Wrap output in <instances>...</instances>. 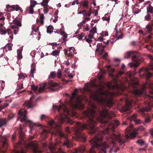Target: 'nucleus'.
Returning <instances> with one entry per match:
<instances>
[{
  "label": "nucleus",
  "mask_w": 153,
  "mask_h": 153,
  "mask_svg": "<svg viewBox=\"0 0 153 153\" xmlns=\"http://www.w3.org/2000/svg\"><path fill=\"white\" fill-rule=\"evenodd\" d=\"M152 26L150 24L147 25L145 28V30L146 33H149L150 32L152 31Z\"/></svg>",
  "instance_id": "obj_22"
},
{
  "label": "nucleus",
  "mask_w": 153,
  "mask_h": 153,
  "mask_svg": "<svg viewBox=\"0 0 153 153\" xmlns=\"http://www.w3.org/2000/svg\"><path fill=\"white\" fill-rule=\"evenodd\" d=\"M89 84H87L85 85V90L91 92L90 97L96 101L100 104L104 105L109 106L112 104L111 100L108 98L109 93L104 91L105 89L104 85H100L98 89L96 91H91L89 88Z\"/></svg>",
  "instance_id": "obj_2"
},
{
  "label": "nucleus",
  "mask_w": 153,
  "mask_h": 153,
  "mask_svg": "<svg viewBox=\"0 0 153 153\" xmlns=\"http://www.w3.org/2000/svg\"><path fill=\"white\" fill-rule=\"evenodd\" d=\"M31 87L32 90L34 92H36L38 88V86H35L34 85H33L31 86Z\"/></svg>",
  "instance_id": "obj_35"
},
{
  "label": "nucleus",
  "mask_w": 153,
  "mask_h": 153,
  "mask_svg": "<svg viewBox=\"0 0 153 153\" xmlns=\"http://www.w3.org/2000/svg\"><path fill=\"white\" fill-rule=\"evenodd\" d=\"M108 54L107 53H105V54L103 56V57L104 59H106V58L107 57Z\"/></svg>",
  "instance_id": "obj_57"
},
{
  "label": "nucleus",
  "mask_w": 153,
  "mask_h": 153,
  "mask_svg": "<svg viewBox=\"0 0 153 153\" xmlns=\"http://www.w3.org/2000/svg\"><path fill=\"white\" fill-rule=\"evenodd\" d=\"M137 143L139 144L140 146H142L144 144V142L143 140H139L137 141Z\"/></svg>",
  "instance_id": "obj_39"
},
{
  "label": "nucleus",
  "mask_w": 153,
  "mask_h": 153,
  "mask_svg": "<svg viewBox=\"0 0 153 153\" xmlns=\"http://www.w3.org/2000/svg\"><path fill=\"white\" fill-rule=\"evenodd\" d=\"M0 31L4 34H5L7 33L8 35H10L11 33V30L9 29H8L7 30L1 29H0Z\"/></svg>",
  "instance_id": "obj_25"
},
{
  "label": "nucleus",
  "mask_w": 153,
  "mask_h": 153,
  "mask_svg": "<svg viewBox=\"0 0 153 153\" xmlns=\"http://www.w3.org/2000/svg\"><path fill=\"white\" fill-rule=\"evenodd\" d=\"M75 4H79V2L77 0H76L75 1H73L72 2V5H74Z\"/></svg>",
  "instance_id": "obj_56"
},
{
  "label": "nucleus",
  "mask_w": 153,
  "mask_h": 153,
  "mask_svg": "<svg viewBox=\"0 0 153 153\" xmlns=\"http://www.w3.org/2000/svg\"><path fill=\"white\" fill-rule=\"evenodd\" d=\"M137 117V114H134L128 118L131 122L134 121L136 124H138L140 123L141 121L139 119H136Z\"/></svg>",
  "instance_id": "obj_14"
},
{
  "label": "nucleus",
  "mask_w": 153,
  "mask_h": 153,
  "mask_svg": "<svg viewBox=\"0 0 153 153\" xmlns=\"http://www.w3.org/2000/svg\"><path fill=\"white\" fill-rule=\"evenodd\" d=\"M65 131L68 133H70V130L69 128L68 127H67L65 128Z\"/></svg>",
  "instance_id": "obj_52"
},
{
  "label": "nucleus",
  "mask_w": 153,
  "mask_h": 153,
  "mask_svg": "<svg viewBox=\"0 0 153 153\" xmlns=\"http://www.w3.org/2000/svg\"><path fill=\"white\" fill-rule=\"evenodd\" d=\"M13 23L14 24L18 26L19 27L22 26L21 22L19 19H15L13 21Z\"/></svg>",
  "instance_id": "obj_21"
},
{
  "label": "nucleus",
  "mask_w": 153,
  "mask_h": 153,
  "mask_svg": "<svg viewBox=\"0 0 153 153\" xmlns=\"http://www.w3.org/2000/svg\"><path fill=\"white\" fill-rule=\"evenodd\" d=\"M64 108H63L62 106L59 105V107L57 106H53V107H55V109H58V111H59L60 109H62L64 114L65 119L63 117H61V121L62 122L64 121H67L68 123L71 125H72L74 123V121L71 120L69 117V116L70 115V113L68 108H66L64 105Z\"/></svg>",
  "instance_id": "obj_6"
},
{
  "label": "nucleus",
  "mask_w": 153,
  "mask_h": 153,
  "mask_svg": "<svg viewBox=\"0 0 153 153\" xmlns=\"http://www.w3.org/2000/svg\"><path fill=\"white\" fill-rule=\"evenodd\" d=\"M144 130V128L142 126H140L138 128V130L140 131H143Z\"/></svg>",
  "instance_id": "obj_50"
},
{
  "label": "nucleus",
  "mask_w": 153,
  "mask_h": 153,
  "mask_svg": "<svg viewBox=\"0 0 153 153\" xmlns=\"http://www.w3.org/2000/svg\"><path fill=\"white\" fill-rule=\"evenodd\" d=\"M149 45L146 46V48H147L149 50L152 51L153 52V43L150 42Z\"/></svg>",
  "instance_id": "obj_29"
},
{
  "label": "nucleus",
  "mask_w": 153,
  "mask_h": 153,
  "mask_svg": "<svg viewBox=\"0 0 153 153\" xmlns=\"http://www.w3.org/2000/svg\"><path fill=\"white\" fill-rule=\"evenodd\" d=\"M39 15H40V24L42 25H43L44 24V20L45 19L44 14L42 13L41 14L40 13Z\"/></svg>",
  "instance_id": "obj_28"
},
{
  "label": "nucleus",
  "mask_w": 153,
  "mask_h": 153,
  "mask_svg": "<svg viewBox=\"0 0 153 153\" xmlns=\"http://www.w3.org/2000/svg\"><path fill=\"white\" fill-rule=\"evenodd\" d=\"M18 75L19 77V78L22 79H24L25 78V77L24 74H19Z\"/></svg>",
  "instance_id": "obj_47"
},
{
  "label": "nucleus",
  "mask_w": 153,
  "mask_h": 153,
  "mask_svg": "<svg viewBox=\"0 0 153 153\" xmlns=\"http://www.w3.org/2000/svg\"><path fill=\"white\" fill-rule=\"evenodd\" d=\"M131 45L133 46H134L136 45V42L135 41H132L131 42Z\"/></svg>",
  "instance_id": "obj_63"
},
{
  "label": "nucleus",
  "mask_w": 153,
  "mask_h": 153,
  "mask_svg": "<svg viewBox=\"0 0 153 153\" xmlns=\"http://www.w3.org/2000/svg\"><path fill=\"white\" fill-rule=\"evenodd\" d=\"M97 33V28L96 27H93L91 30L90 31V33L94 34Z\"/></svg>",
  "instance_id": "obj_38"
},
{
  "label": "nucleus",
  "mask_w": 153,
  "mask_h": 153,
  "mask_svg": "<svg viewBox=\"0 0 153 153\" xmlns=\"http://www.w3.org/2000/svg\"><path fill=\"white\" fill-rule=\"evenodd\" d=\"M7 123L6 119H0V128L6 125Z\"/></svg>",
  "instance_id": "obj_23"
},
{
  "label": "nucleus",
  "mask_w": 153,
  "mask_h": 153,
  "mask_svg": "<svg viewBox=\"0 0 153 153\" xmlns=\"http://www.w3.org/2000/svg\"><path fill=\"white\" fill-rule=\"evenodd\" d=\"M151 19V17L150 15L148 14L145 17V19L146 20H150Z\"/></svg>",
  "instance_id": "obj_42"
},
{
  "label": "nucleus",
  "mask_w": 153,
  "mask_h": 153,
  "mask_svg": "<svg viewBox=\"0 0 153 153\" xmlns=\"http://www.w3.org/2000/svg\"><path fill=\"white\" fill-rule=\"evenodd\" d=\"M53 28L52 26L49 25L47 29V31L48 33H51L53 31Z\"/></svg>",
  "instance_id": "obj_30"
},
{
  "label": "nucleus",
  "mask_w": 153,
  "mask_h": 153,
  "mask_svg": "<svg viewBox=\"0 0 153 153\" xmlns=\"http://www.w3.org/2000/svg\"><path fill=\"white\" fill-rule=\"evenodd\" d=\"M123 74V71H120L118 72L117 74L116 75V76L117 78H118L119 76H121Z\"/></svg>",
  "instance_id": "obj_44"
},
{
  "label": "nucleus",
  "mask_w": 153,
  "mask_h": 153,
  "mask_svg": "<svg viewBox=\"0 0 153 153\" xmlns=\"http://www.w3.org/2000/svg\"><path fill=\"white\" fill-rule=\"evenodd\" d=\"M48 118V117H47L46 115L42 114L41 115L40 117V119L41 120H46Z\"/></svg>",
  "instance_id": "obj_41"
},
{
  "label": "nucleus",
  "mask_w": 153,
  "mask_h": 153,
  "mask_svg": "<svg viewBox=\"0 0 153 153\" xmlns=\"http://www.w3.org/2000/svg\"><path fill=\"white\" fill-rule=\"evenodd\" d=\"M80 4L82 5L83 7L86 9H88V1H81L80 2Z\"/></svg>",
  "instance_id": "obj_20"
},
{
  "label": "nucleus",
  "mask_w": 153,
  "mask_h": 153,
  "mask_svg": "<svg viewBox=\"0 0 153 153\" xmlns=\"http://www.w3.org/2000/svg\"><path fill=\"white\" fill-rule=\"evenodd\" d=\"M103 40L104 39L100 36L97 39L98 41H103Z\"/></svg>",
  "instance_id": "obj_60"
},
{
  "label": "nucleus",
  "mask_w": 153,
  "mask_h": 153,
  "mask_svg": "<svg viewBox=\"0 0 153 153\" xmlns=\"http://www.w3.org/2000/svg\"><path fill=\"white\" fill-rule=\"evenodd\" d=\"M29 145L33 149L34 153H41L42 152L39 149L36 143L32 142Z\"/></svg>",
  "instance_id": "obj_10"
},
{
  "label": "nucleus",
  "mask_w": 153,
  "mask_h": 153,
  "mask_svg": "<svg viewBox=\"0 0 153 153\" xmlns=\"http://www.w3.org/2000/svg\"><path fill=\"white\" fill-rule=\"evenodd\" d=\"M147 12L153 13V7L151 5H149L147 7Z\"/></svg>",
  "instance_id": "obj_33"
},
{
  "label": "nucleus",
  "mask_w": 153,
  "mask_h": 153,
  "mask_svg": "<svg viewBox=\"0 0 153 153\" xmlns=\"http://www.w3.org/2000/svg\"><path fill=\"white\" fill-rule=\"evenodd\" d=\"M84 33H83L78 34L77 36L78 39L79 40L82 39L83 37L84 36Z\"/></svg>",
  "instance_id": "obj_40"
},
{
  "label": "nucleus",
  "mask_w": 153,
  "mask_h": 153,
  "mask_svg": "<svg viewBox=\"0 0 153 153\" xmlns=\"http://www.w3.org/2000/svg\"><path fill=\"white\" fill-rule=\"evenodd\" d=\"M93 34H92V33H90V34L88 35L89 38L91 39L93 38Z\"/></svg>",
  "instance_id": "obj_55"
},
{
  "label": "nucleus",
  "mask_w": 153,
  "mask_h": 153,
  "mask_svg": "<svg viewBox=\"0 0 153 153\" xmlns=\"http://www.w3.org/2000/svg\"><path fill=\"white\" fill-rule=\"evenodd\" d=\"M33 98V97H32L30 98L29 101H26L23 105L24 107L25 108L27 107V108H33L34 106L32 101V99Z\"/></svg>",
  "instance_id": "obj_11"
},
{
  "label": "nucleus",
  "mask_w": 153,
  "mask_h": 153,
  "mask_svg": "<svg viewBox=\"0 0 153 153\" xmlns=\"http://www.w3.org/2000/svg\"><path fill=\"white\" fill-rule=\"evenodd\" d=\"M150 61L149 63V67H143L139 71V74L142 77H146V79H149L152 76V74L150 70L153 71V56L149 55L148 56Z\"/></svg>",
  "instance_id": "obj_3"
},
{
  "label": "nucleus",
  "mask_w": 153,
  "mask_h": 153,
  "mask_svg": "<svg viewBox=\"0 0 153 153\" xmlns=\"http://www.w3.org/2000/svg\"><path fill=\"white\" fill-rule=\"evenodd\" d=\"M105 46H103L102 47V49H100V48H97L96 50V51H97L100 54H102L103 52L104 51V48H105Z\"/></svg>",
  "instance_id": "obj_24"
},
{
  "label": "nucleus",
  "mask_w": 153,
  "mask_h": 153,
  "mask_svg": "<svg viewBox=\"0 0 153 153\" xmlns=\"http://www.w3.org/2000/svg\"><path fill=\"white\" fill-rule=\"evenodd\" d=\"M13 46V44L10 43L7 44L4 47V48H7L9 51H11L12 50V48Z\"/></svg>",
  "instance_id": "obj_32"
},
{
  "label": "nucleus",
  "mask_w": 153,
  "mask_h": 153,
  "mask_svg": "<svg viewBox=\"0 0 153 153\" xmlns=\"http://www.w3.org/2000/svg\"><path fill=\"white\" fill-rule=\"evenodd\" d=\"M11 27L12 29H18L19 27L18 26H17V25H16L15 24L14 25H11Z\"/></svg>",
  "instance_id": "obj_45"
},
{
  "label": "nucleus",
  "mask_w": 153,
  "mask_h": 153,
  "mask_svg": "<svg viewBox=\"0 0 153 153\" xmlns=\"http://www.w3.org/2000/svg\"><path fill=\"white\" fill-rule=\"evenodd\" d=\"M91 107V109H88L83 112V120L84 122L86 123H82L78 122L75 123L74 130L76 137H73L74 139L79 141L85 142L86 136L81 132L85 128L90 129L91 134H95L94 137L90 141L93 147L86 153H96L94 147L98 148V153H106V150L111 146V144L113 146L116 145L115 141H117L121 144L124 143L129 137L128 135H123L114 133L111 134L110 131H114L116 127L119 125L118 121L115 120L112 121L108 128L105 130H100L98 127H95L97 121L102 120V118L107 117L112 119L115 115L114 112L105 109L102 111L97 110L95 105H92Z\"/></svg>",
  "instance_id": "obj_1"
},
{
  "label": "nucleus",
  "mask_w": 153,
  "mask_h": 153,
  "mask_svg": "<svg viewBox=\"0 0 153 153\" xmlns=\"http://www.w3.org/2000/svg\"><path fill=\"white\" fill-rule=\"evenodd\" d=\"M62 75V71L60 69L58 70V72L57 73V77L59 79H60Z\"/></svg>",
  "instance_id": "obj_36"
},
{
  "label": "nucleus",
  "mask_w": 153,
  "mask_h": 153,
  "mask_svg": "<svg viewBox=\"0 0 153 153\" xmlns=\"http://www.w3.org/2000/svg\"><path fill=\"white\" fill-rule=\"evenodd\" d=\"M85 147L83 146H81L79 147L78 149H76L74 152V153H77L79 152L83 153L85 152Z\"/></svg>",
  "instance_id": "obj_18"
},
{
  "label": "nucleus",
  "mask_w": 153,
  "mask_h": 153,
  "mask_svg": "<svg viewBox=\"0 0 153 153\" xmlns=\"http://www.w3.org/2000/svg\"><path fill=\"white\" fill-rule=\"evenodd\" d=\"M85 39H86V41L88 43H91L92 42V40L89 39H86V37H85Z\"/></svg>",
  "instance_id": "obj_53"
},
{
  "label": "nucleus",
  "mask_w": 153,
  "mask_h": 153,
  "mask_svg": "<svg viewBox=\"0 0 153 153\" xmlns=\"http://www.w3.org/2000/svg\"><path fill=\"white\" fill-rule=\"evenodd\" d=\"M15 10L16 11H18L19 10H20L21 8L18 5L16 6Z\"/></svg>",
  "instance_id": "obj_59"
},
{
  "label": "nucleus",
  "mask_w": 153,
  "mask_h": 153,
  "mask_svg": "<svg viewBox=\"0 0 153 153\" xmlns=\"http://www.w3.org/2000/svg\"><path fill=\"white\" fill-rule=\"evenodd\" d=\"M48 133V131L45 129L43 130L42 132L41 133V134L44 136V138L46 139L47 137V134Z\"/></svg>",
  "instance_id": "obj_26"
},
{
  "label": "nucleus",
  "mask_w": 153,
  "mask_h": 153,
  "mask_svg": "<svg viewBox=\"0 0 153 153\" xmlns=\"http://www.w3.org/2000/svg\"><path fill=\"white\" fill-rule=\"evenodd\" d=\"M48 123L51 128H53L55 131L57 132V129L59 128V126L53 120H50L48 122Z\"/></svg>",
  "instance_id": "obj_12"
},
{
  "label": "nucleus",
  "mask_w": 153,
  "mask_h": 153,
  "mask_svg": "<svg viewBox=\"0 0 153 153\" xmlns=\"http://www.w3.org/2000/svg\"><path fill=\"white\" fill-rule=\"evenodd\" d=\"M103 46V45H102V43H99L97 44V48H102V47Z\"/></svg>",
  "instance_id": "obj_49"
},
{
  "label": "nucleus",
  "mask_w": 153,
  "mask_h": 153,
  "mask_svg": "<svg viewBox=\"0 0 153 153\" xmlns=\"http://www.w3.org/2000/svg\"><path fill=\"white\" fill-rule=\"evenodd\" d=\"M58 134L60 138H64L65 139L63 144L64 146H66L68 148H70L72 146L73 144L71 140L67 139L68 138V135L67 134H65L60 131L58 132Z\"/></svg>",
  "instance_id": "obj_9"
},
{
  "label": "nucleus",
  "mask_w": 153,
  "mask_h": 153,
  "mask_svg": "<svg viewBox=\"0 0 153 153\" xmlns=\"http://www.w3.org/2000/svg\"><path fill=\"white\" fill-rule=\"evenodd\" d=\"M76 95L75 92L72 94L71 100L70 102L71 106L75 108H83L84 106L82 103L81 96H78L76 97Z\"/></svg>",
  "instance_id": "obj_7"
},
{
  "label": "nucleus",
  "mask_w": 153,
  "mask_h": 153,
  "mask_svg": "<svg viewBox=\"0 0 153 153\" xmlns=\"http://www.w3.org/2000/svg\"><path fill=\"white\" fill-rule=\"evenodd\" d=\"M60 51L57 50H55L53 51L51 55L53 56H56L58 55Z\"/></svg>",
  "instance_id": "obj_37"
},
{
  "label": "nucleus",
  "mask_w": 153,
  "mask_h": 153,
  "mask_svg": "<svg viewBox=\"0 0 153 153\" xmlns=\"http://www.w3.org/2000/svg\"><path fill=\"white\" fill-rule=\"evenodd\" d=\"M75 48L73 47L70 48L69 50L68 51V57L70 58H73L74 56V51Z\"/></svg>",
  "instance_id": "obj_17"
},
{
  "label": "nucleus",
  "mask_w": 153,
  "mask_h": 153,
  "mask_svg": "<svg viewBox=\"0 0 153 153\" xmlns=\"http://www.w3.org/2000/svg\"><path fill=\"white\" fill-rule=\"evenodd\" d=\"M139 55V53L138 51H128L125 54L124 58L126 59H128L130 56H131L133 62L131 63L130 66L136 68L139 66L140 64L139 59L138 57Z\"/></svg>",
  "instance_id": "obj_4"
},
{
  "label": "nucleus",
  "mask_w": 153,
  "mask_h": 153,
  "mask_svg": "<svg viewBox=\"0 0 153 153\" xmlns=\"http://www.w3.org/2000/svg\"><path fill=\"white\" fill-rule=\"evenodd\" d=\"M144 89L143 88L141 89H135L133 91V93L137 97H139L142 95Z\"/></svg>",
  "instance_id": "obj_15"
},
{
  "label": "nucleus",
  "mask_w": 153,
  "mask_h": 153,
  "mask_svg": "<svg viewBox=\"0 0 153 153\" xmlns=\"http://www.w3.org/2000/svg\"><path fill=\"white\" fill-rule=\"evenodd\" d=\"M56 74L55 71H52L50 73V75L49 76V78L54 79L56 77Z\"/></svg>",
  "instance_id": "obj_27"
},
{
  "label": "nucleus",
  "mask_w": 153,
  "mask_h": 153,
  "mask_svg": "<svg viewBox=\"0 0 153 153\" xmlns=\"http://www.w3.org/2000/svg\"><path fill=\"white\" fill-rule=\"evenodd\" d=\"M16 6L15 5H12L11 6H10V5H7L6 10L7 11H10V10H9V9L10 7L13 8V10L15 9V8L16 7Z\"/></svg>",
  "instance_id": "obj_34"
},
{
  "label": "nucleus",
  "mask_w": 153,
  "mask_h": 153,
  "mask_svg": "<svg viewBox=\"0 0 153 153\" xmlns=\"http://www.w3.org/2000/svg\"><path fill=\"white\" fill-rule=\"evenodd\" d=\"M17 55H18L17 58L18 59H21L22 58V53L17 54Z\"/></svg>",
  "instance_id": "obj_51"
},
{
  "label": "nucleus",
  "mask_w": 153,
  "mask_h": 153,
  "mask_svg": "<svg viewBox=\"0 0 153 153\" xmlns=\"http://www.w3.org/2000/svg\"><path fill=\"white\" fill-rule=\"evenodd\" d=\"M58 85L57 83H54L52 80H50L48 81V82H46L44 84L43 86L39 87L38 91L37 93H40L44 91L45 87L49 89L52 91H54L55 89L53 88L56 87Z\"/></svg>",
  "instance_id": "obj_8"
},
{
  "label": "nucleus",
  "mask_w": 153,
  "mask_h": 153,
  "mask_svg": "<svg viewBox=\"0 0 153 153\" xmlns=\"http://www.w3.org/2000/svg\"><path fill=\"white\" fill-rule=\"evenodd\" d=\"M151 106L150 103L146 105V106L143 108H141L140 109V111L142 113H144V112H148L150 111L151 109Z\"/></svg>",
  "instance_id": "obj_16"
},
{
  "label": "nucleus",
  "mask_w": 153,
  "mask_h": 153,
  "mask_svg": "<svg viewBox=\"0 0 153 153\" xmlns=\"http://www.w3.org/2000/svg\"><path fill=\"white\" fill-rule=\"evenodd\" d=\"M22 50H23V49L22 48H21L19 50H17V54L22 53Z\"/></svg>",
  "instance_id": "obj_58"
},
{
  "label": "nucleus",
  "mask_w": 153,
  "mask_h": 153,
  "mask_svg": "<svg viewBox=\"0 0 153 153\" xmlns=\"http://www.w3.org/2000/svg\"><path fill=\"white\" fill-rule=\"evenodd\" d=\"M8 105V104L7 103H4L3 105H2L3 108H6Z\"/></svg>",
  "instance_id": "obj_62"
},
{
  "label": "nucleus",
  "mask_w": 153,
  "mask_h": 153,
  "mask_svg": "<svg viewBox=\"0 0 153 153\" xmlns=\"http://www.w3.org/2000/svg\"><path fill=\"white\" fill-rule=\"evenodd\" d=\"M150 121V119L149 118H146L145 119V121L146 123H148Z\"/></svg>",
  "instance_id": "obj_64"
},
{
  "label": "nucleus",
  "mask_w": 153,
  "mask_h": 153,
  "mask_svg": "<svg viewBox=\"0 0 153 153\" xmlns=\"http://www.w3.org/2000/svg\"><path fill=\"white\" fill-rule=\"evenodd\" d=\"M30 3L31 4L30 7L27 8V10H29L30 13L32 14L33 13V7H34L36 4H37V3L36 1L33 0L30 1Z\"/></svg>",
  "instance_id": "obj_13"
},
{
  "label": "nucleus",
  "mask_w": 153,
  "mask_h": 153,
  "mask_svg": "<svg viewBox=\"0 0 153 153\" xmlns=\"http://www.w3.org/2000/svg\"><path fill=\"white\" fill-rule=\"evenodd\" d=\"M27 112V111L25 109L19 110L18 111V115L19 116V119H20L21 122H24L27 125H28L30 130H31L33 128V127L36 125V124L30 120H27V117L26 116Z\"/></svg>",
  "instance_id": "obj_5"
},
{
  "label": "nucleus",
  "mask_w": 153,
  "mask_h": 153,
  "mask_svg": "<svg viewBox=\"0 0 153 153\" xmlns=\"http://www.w3.org/2000/svg\"><path fill=\"white\" fill-rule=\"evenodd\" d=\"M41 5L42 6L44 7L43 12L45 14H47L49 11V9L48 8V4H44L42 2L41 3Z\"/></svg>",
  "instance_id": "obj_19"
},
{
  "label": "nucleus",
  "mask_w": 153,
  "mask_h": 153,
  "mask_svg": "<svg viewBox=\"0 0 153 153\" xmlns=\"http://www.w3.org/2000/svg\"><path fill=\"white\" fill-rule=\"evenodd\" d=\"M50 149L52 152H54V150L55 149V148L54 146H50L49 148Z\"/></svg>",
  "instance_id": "obj_48"
},
{
  "label": "nucleus",
  "mask_w": 153,
  "mask_h": 153,
  "mask_svg": "<svg viewBox=\"0 0 153 153\" xmlns=\"http://www.w3.org/2000/svg\"><path fill=\"white\" fill-rule=\"evenodd\" d=\"M102 19L104 20H105L108 21L109 20V18H107L106 17H103L102 18Z\"/></svg>",
  "instance_id": "obj_61"
},
{
  "label": "nucleus",
  "mask_w": 153,
  "mask_h": 153,
  "mask_svg": "<svg viewBox=\"0 0 153 153\" xmlns=\"http://www.w3.org/2000/svg\"><path fill=\"white\" fill-rule=\"evenodd\" d=\"M19 134L21 139L22 140L23 139L25 135L23 133L22 131H20L19 132Z\"/></svg>",
  "instance_id": "obj_43"
},
{
  "label": "nucleus",
  "mask_w": 153,
  "mask_h": 153,
  "mask_svg": "<svg viewBox=\"0 0 153 153\" xmlns=\"http://www.w3.org/2000/svg\"><path fill=\"white\" fill-rule=\"evenodd\" d=\"M15 153H26L23 150H21L20 152L17 150L15 151Z\"/></svg>",
  "instance_id": "obj_54"
},
{
  "label": "nucleus",
  "mask_w": 153,
  "mask_h": 153,
  "mask_svg": "<svg viewBox=\"0 0 153 153\" xmlns=\"http://www.w3.org/2000/svg\"><path fill=\"white\" fill-rule=\"evenodd\" d=\"M133 127V125L131 124H130V125L128 128H126L125 130L126 132H130L131 131V129Z\"/></svg>",
  "instance_id": "obj_31"
},
{
  "label": "nucleus",
  "mask_w": 153,
  "mask_h": 153,
  "mask_svg": "<svg viewBox=\"0 0 153 153\" xmlns=\"http://www.w3.org/2000/svg\"><path fill=\"white\" fill-rule=\"evenodd\" d=\"M67 37V35L66 33L63 35V40L64 41H66Z\"/></svg>",
  "instance_id": "obj_46"
}]
</instances>
